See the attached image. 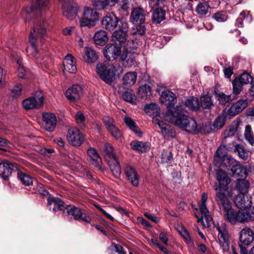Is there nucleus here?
<instances>
[{"label":"nucleus","instance_id":"nucleus-56","mask_svg":"<svg viewBox=\"0 0 254 254\" xmlns=\"http://www.w3.org/2000/svg\"><path fill=\"white\" fill-rule=\"evenodd\" d=\"M178 231L186 244H190L193 243L190 233L187 229L184 227H181V229Z\"/></svg>","mask_w":254,"mask_h":254},{"label":"nucleus","instance_id":"nucleus-5","mask_svg":"<svg viewBox=\"0 0 254 254\" xmlns=\"http://www.w3.org/2000/svg\"><path fill=\"white\" fill-rule=\"evenodd\" d=\"M96 72L100 78L106 83L111 84L115 78V66L107 62L99 63L96 65Z\"/></svg>","mask_w":254,"mask_h":254},{"label":"nucleus","instance_id":"nucleus-60","mask_svg":"<svg viewBox=\"0 0 254 254\" xmlns=\"http://www.w3.org/2000/svg\"><path fill=\"white\" fill-rule=\"evenodd\" d=\"M111 134L117 140L122 141L123 137L122 134L120 129L116 126H114L110 129L108 130Z\"/></svg>","mask_w":254,"mask_h":254},{"label":"nucleus","instance_id":"nucleus-21","mask_svg":"<svg viewBox=\"0 0 254 254\" xmlns=\"http://www.w3.org/2000/svg\"><path fill=\"white\" fill-rule=\"evenodd\" d=\"M125 173L127 180L134 187H137L139 185V176L135 169L129 165H126L125 168Z\"/></svg>","mask_w":254,"mask_h":254},{"label":"nucleus","instance_id":"nucleus-18","mask_svg":"<svg viewBox=\"0 0 254 254\" xmlns=\"http://www.w3.org/2000/svg\"><path fill=\"white\" fill-rule=\"evenodd\" d=\"M146 16L145 11L139 7L132 9L130 16V21L134 24H143Z\"/></svg>","mask_w":254,"mask_h":254},{"label":"nucleus","instance_id":"nucleus-51","mask_svg":"<svg viewBox=\"0 0 254 254\" xmlns=\"http://www.w3.org/2000/svg\"><path fill=\"white\" fill-rule=\"evenodd\" d=\"M144 110L146 113L150 114V115L157 116L160 111V108L159 106L154 103H150L149 104H146L145 106Z\"/></svg>","mask_w":254,"mask_h":254},{"label":"nucleus","instance_id":"nucleus-33","mask_svg":"<svg viewBox=\"0 0 254 254\" xmlns=\"http://www.w3.org/2000/svg\"><path fill=\"white\" fill-rule=\"evenodd\" d=\"M131 148L139 153L146 152L150 147V144L148 142H143L137 140H133L130 144Z\"/></svg>","mask_w":254,"mask_h":254},{"label":"nucleus","instance_id":"nucleus-17","mask_svg":"<svg viewBox=\"0 0 254 254\" xmlns=\"http://www.w3.org/2000/svg\"><path fill=\"white\" fill-rule=\"evenodd\" d=\"M234 203L241 209L250 208L252 204V197L248 194L239 193L234 199Z\"/></svg>","mask_w":254,"mask_h":254},{"label":"nucleus","instance_id":"nucleus-64","mask_svg":"<svg viewBox=\"0 0 254 254\" xmlns=\"http://www.w3.org/2000/svg\"><path fill=\"white\" fill-rule=\"evenodd\" d=\"M102 121L107 130L115 126L114 119L109 116L104 117Z\"/></svg>","mask_w":254,"mask_h":254},{"label":"nucleus","instance_id":"nucleus-8","mask_svg":"<svg viewBox=\"0 0 254 254\" xmlns=\"http://www.w3.org/2000/svg\"><path fill=\"white\" fill-rule=\"evenodd\" d=\"M63 212H66L67 217L72 216L75 220H81L89 223L91 221L90 216L82 212L80 208L72 204L66 205Z\"/></svg>","mask_w":254,"mask_h":254},{"label":"nucleus","instance_id":"nucleus-12","mask_svg":"<svg viewBox=\"0 0 254 254\" xmlns=\"http://www.w3.org/2000/svg\"><path fill=\"white\" fill-rule=\"evenodd\" d=\"M122 46L118 43L108 44L104 50V55L109 61L116 60L120 56H121Z\"/></svg>","mask_w":254,"mask_h":254},{"label":"nucleus","instance_id":"nucleus-22","mask_svg":"<svg viewBox=\"0 0 254 254\" xmlns=\"http://www.w3.org/2000/svg\"><path fill=\"white\" fill-rule=\"evenodd\" d=\"M161 102L167 108L174 106L177 102V97L172 91L166 90L162 92L160 97Z\"/></svg>","mask_w":254,"mask_h":254},{"label":"nucleus","instance_id":"nucleus-39","mask_svg":"<svg viewBox=\"0 0 254 254\" xmlns=\"http://www.w3.org/2000/svg\"><path fill=\"white\" fill-rule=\"evenodd\" d=\"M250 183L245 179H238L236 182V188L239 193L248 194Z\"/></svg>","mask_w":254,"mask_h":254},{"label":"nucleus","instance_id":"nucleus-46","mask_svg":"<svg viewBox=\"0 0 254 254\" xmlns=\"http://www.w3.org/2000/svg\"><path fill=\"white\" fill-rule=\"evenodd\" d=\"M121 59L122 61L124 62V64L125 66L130 67L134 64L135 59L133 54L123 52Z\"/></svg>","mask_w":254,"mask_h":254},{"label":"nucleus","instance_id":"nucleus-49","mask_svg":"<svg viewBox=\"0 0 254 254\" xmlns=\"http://www.w3.org/2000/svg\"><path fill=\"white\" fill-rule=\"evenodd\" d=\"M185 105L192 111H197L200 108L198 99L191 97L185 101Z\"/></svg>","mask_w":254,"mask_h":254},{"label":"nucleus","instance_id":"nucleus-58","mask_svg":"<svg viewBox=\"0 0 254 254\" xmlns=\"http://www.w3.org/2000/svg\"><path fill=\"white\" fill-rule=\"evenodd\" d=\"M212 18L215 19L218 22H224L227 20L228 15L226 12L219 11L212 15Z\"/></svg>","mask_w":254,"mask_h":254},{"label":"nucleus","instance_id":"nucleus-28","mask_svg":"<svg viewBox=\"0 0 254 254\" xmlns=\"http://www.w3.org/2000/svg\"><path fill=\"white\" fill-rule=\"evenodd\" d=\"M216 179L218 182V189H227L228 185L231 182V179L228 174L222 169H218L216 173Z\"/></svg>","mask_w":254,"mask_h":254},{"label":"nucleus","instance_id":"nucleus-42","mask_svg":"<svg viewBox=\"0 0 254 254\" xmlns=\"http://www.w3.org/2000/svg\"><path fill=\"white\" fill-rule=\"evenodd\" d=\"M83 58L85 62L88 63L95 62L98 59L97 53L92 49L86 47Z\"/></svg>","mask_w":254,"mask_h":254},{"label":"nucleus","instance_id":"nucleus-23","mask_svg":"<svg viewBox=\"0 0 254 254\" xmlns=\"http://www.w3.org/2000/svg\"><path fill=\"white\" fill-rule=\"evenodd\" d=\"M254 240V233L251 228L246 227L241 230L240 233L239 243H242L245 246H249Z\"/></svg>","mask_w":254,"mask_h":254},{"label":"nucleus","instance_id":"nucleus-24","mask_svg":"<svg viewBox=\"0 0 254 254\" xmlns=\"http://www.w3.org/2000/svg\"><path fill=\"white\" fill-rule=\"evenodd\" d=\"M83 94L81 87L78 84H74L69 88L66 91L67 98L70 101H75L80 99Z\"/></svg>","mask_w":254,"mask_h":254},{"label":"nucleus","instance_id":"nucleus-41","mask_svg":"<svg viewBox=\"0 0 254 254\" xmlns=\"http://www.w3.org/2000/svg\"><path fill=\"white\" fill-rule=\"evenodd\" d=\"M210 6L207 1L204 0L199 2L195 8V12L200 17L205 16L208 12Z\"/></svg>","mask_w":254,"mask_h":254},{"label":"nucleus","instance_id":"nucleus-26","mask_svg":"<svg viewBox=\"0 0 254 254\" xmlns=\"http://www.w3.org/2000/svg\"><path fill=\"white\" fill-rule=\"evenodd\" d=\"M119 21V19L115 15L110 14L104 17L102 21V24L103 27L106 30L111 31L117 27Z\"/></svg>","mask_w":254,"mask_h":254},{"label":"nucleus","instance_id":"nucleus-45","mask_svg":"<svg viewBox=\"0 0 254 254\" xmlns=\"http://www.w3.org/2000/svg\"><path fill=\"white\" fill-rule=\"evenodd\" d=\"M137 78L135 72H127L123 77L124 84L126 86H132L134 84Z\"/></svg>","mask_w":254,"mask_h":254},{"label":"nucleus","instance_id":"nucleus-10","mask_svg":"<svg viewBox=\"0 0 254 254\" xmlns=\"http://www.w3.org/2000/svg\"><path fill=\"white\" fill-rule=\"evenodd\" d=\"M216 228L218 231V238L223 252H228L230 247V240L226 224L222 223L221 226L218 225Z\"/></svg>","mask_w":254,"mask_h":254},{"label":"nucleus","instance_id":"nucleus-43","mask_svg":"<svg viewBox=\"0 0 254 254\" xmlns=\"http://www.w3.org/2000/svg\"><path fill=\"white\" fill-rule=\"evenodd\" d=\"M153 122L154 124H157L159 127L161 129L162 133L163 134H168L172 133L174 131V130L171 127L164 123L163 121L159 120L157 118H154L153 120Z\"/></svg>","mask_w":254,"mask_h":254},{"label":"nucleus","instance_id":"nucleus-47","mask_svg":"<svg viewBox=\"0 0 254 254\" xmlns=\"http://www.w3.org/2000/svg\"><path fill=\"white\" fill-rule=\"evenodd\" d=\"M137 94L142 99H147L151 95L150 86L146 84L140 86L138 90Z\"/></svg>","mask_w":254,"mask_h":254},{"label":"nucleus","instance_id":"nucleus-16","mask_svg":"<svg viewBox=\"0 0 254 254\" xmlns=\"http://www.w3.org/2000/svg\"><path fill=\"white\" fill-rule=\"evenodd\" d=\"M87 153L91 159L90 163L93 166L94 169L103 172L105 169L102 167V161L96 149L90 147L87 150Z\"/></svg>","mask_w":254,"mask_h":254},{"label":"nucleus","instance_id":"nucleus-14","mask_svg":"<svg viewBox=\"0 0 254 254\" xmlns=\"http://www.w3.org/2000/svg\"><path fill=\"white\" fill-rule=\"evenodd\" d=\"M128 29V24L127 22H123L121 25H119V30H116L112 35L114 43H118L122 46L127 40Z\"/></svg>","mask_w":254,"mask_h":254},{"label":"nucleus","instance_id":"nucleus-48","mask_svg":"<svg viewBox=\"0 0 254 254\" xmlns=\"http://www.w3.org/2000/svg\"><path fill=\"white\" fill-rule=\"evenodd\" d=\"M227 108L223 111V113L218 116L215 120L213 123V127L217 129L221 128L225 125L227 115Z\"/></svg>","mask_w":254,"mask_h":254},{"label":"nucleus","instance_id":"nucleus-2","mask_svg":"<svg viewBox=\"0 0 254 254\" xmlns=\"http://www.w3.org/2000/svg\"><path fill=\"white\" fill-rule=\"evenodd\" d=\"M48 28V23L45 20L40 21L34 23L33 28L31 30L29 36L30 45L26 49V52L33 56H35L38 53L37 47V37H42L46 34Z\"/></svg>","mask_w":254,"mask_h":254},{"label":"nucleus","instance_id":"nucleus-19","mask_svg":"<svg viewBox=\"0 0 254 254\" xmlns=\"http://www.w3.org/2000/svg\"><path fill=\"white\" fill-rule=\"evenodd\" d=\"M16 164L10 162L7 160H3L0 162V177L4 180H8L12 174L13 167Z\"/></svg>","mask_w":254,"mask_h":254},{"label":"nucleus","instance_id":"nucleus-9","mask_svg":"<svg viewBox=\"0 0 254 254\" xmlns=\"http://www.w3.org/2000/svg\"><path fill=\"white\" fill-rule=\"evenodd\" d=\"M214 190L216 191L215 199L220 209L223 210L230 208L232 203L226 192L227 189H218L216 187Z\"/></svg>","mask_w":254,"mask_h":254},{"label":"nucleus","instance_id":"nucleus-40","mask_svg":"<svg viewBox=\"0 0 254 254\" xmlns=\"http://www.w3.org/2000/svg\"><path fill=\"white\" fill-rule=\"evenodd\" d=\"M215 96L217 98L219 103L220 105H225L226 103L235 99L236 96L231 95H227L222 92H215Z\"/></svg>","mask_w":254,"mask_h":254},{"label":"nucleus","instance_id":"nucleus-13","mask_svg":"<svg viewBox=\"0 0 254 254\" xmlns=\"http://www.w3.org/2000/svg\"><path fill=\"white\" fill-rule=\"evenodd\" d=\"M44 96L41 92L33 97L25 99L23 101V106L26 110H30L41 107L43 104Z\"/></svg>","mask_w":254,"mask_h":254},{"label":"nucleus","instance_id":"nucleus-29","mask_svg":"<svg viewBox=\"0 0 254 254\" xmlns=\"http://www.w3.org/2000/svg\"><path fill=\"white\" fill-rule=\"evenodd\" d=\"M230 145H231V151L237 153L240 158L244 160H246L248 159L249 156L248 151L243 144L233 142L230 143Z\"/></svg>","mask_w":254,"mask_h":254},{"label":"nucleus","instance_id":"nucleus-27","mask_svg":"<svg viewBox=\"0 0 254 254\" xmlns=\"http://www.w3.org/2000/svg\"><path fill=\"white\" fill-rule=\"evenodd\" d=\"M237 161L228 154L214 161L215 165L231 170Z\"/></svg>","mask_w":254,"mask_h":254},{"label":"nucleus","instance_id":"nucleus-61","mask_svg":"<svg viewBox=\"0 0 254 254\" xmlns=\"http://www.w3.org/2000/svg\"><path fill=\"white\" fill-rule=\"evenodd\" d=\"M122 97L125 101L130 103H133L136 101L135 95L132 93L131 91H125L122 94Z\"/></svg>","mask_w":254,"mask_h":254},{"label":"nucleus","instance_id":"nucleus-7","mask_svg":"<svg viewBox=\"0 0 254 254\" xmlns=\"http://www.w3.org/2000/svg\"><path fill=\"white\" fill-rule=\"evenodd\" d=\"M99 20L97 12L89 7H85L84 9L82 17L79 20L81 27H88L90 28L94 27L96 22Z\"/></svg>","mask_w":254,"mask_h":254},{"label":"nucleus","instance_id":"nucleus-25","mask_svg":"<svg viewBox=\"0 0 254 254\" xmlns=\"http://www.w3.org/2000/svg\"><path fill=\"white\" fill-rule=\"evenodd\" d=\"M60 1H63L64 4L63 6V15L68 19L72 20L75 18L77 15V10L73 6H68L72 3L73 0H58Z\"/></svg>","mask_w":254,"mask_h":254},{"label":"nucleus","instance_id":"nucleus-15","mask_svg":"<svg viewBox=\"0 0 254 254\" xmlns=\"http://www.w3.org/2000/svg\"><path fill=\"white\" fill-rule=\"evenodd\" d=\"M248 106L247 100L240 99L236 103L232 104L228 109L227 108V115L231 117L235 116L241 113Z\"/></svg>","mask_w":254,"mask_h":254},{"label":"nucleus","instance_id":"nucleus-53","mask_svg":"<svg viewBox=\"0 0 254 254\" xmlns=\"http://www.w3.org/2000/svg\"><path fill=\"white\" fill-rule=\"evenodd\" d=\"M245 139L252 146L254 144V135L250 125H247L244 132Z\"/></svg>","mask_w":254,"mask_h":254},{"label":"nucleus","instance_id":"nucleus-50","mask_svg":"<svg viewBox=\"0 0 254 254\" xmlns=\"http://www.w3.org/2000/svg\"><path fill=\"white\" fill-rule=\"evenodd\" d=\"M227 151H231V145H230V143L228 145H220L216 151L214 161L227 155Z\"/></svg>","mask_w":254,"mask_h":254},{"label":"nucleus","instance_id":"nucleus-34","mask_svg":"<svg viewBox=\"0 0 254 254\" xmlns=\"http://www.w3.org/2000/svg\"><path fill=\"white\" fill-rule=\"evenodd\" d=\"M230 171L232 172V176L234 177L246 178L248 175L246 168L240 164L237 161Z\"/></svg>","mask_w":254,"mask_h":254},{"label":"nucleus","instance_id":"nucleus-62","mask_svg":"<svg viewBox=\"0 0 254 254\" xmlns=\"http://www.w3.org/2000/svg\"><path fill=\"white\" fill-rule=\"evenodd\" d=\"M173 159V154L171 151L163 150L161 154V160L163 163H170Z\"/></svg>","mask_w":254,"mask_h":254},{"label":"nucleus","instance_id":"nucleus-31","mask_svg":"<svg viewBox=\"0 0 254 254\" xmlns=\"http://www.w3.org/2000/svg\"><path fill=\"white\" fill-rule=\"evenodd\" d=\"M107 33L104 30L97 31L94 36V41L96 45L100 46L105 45L108 41Z\"/></svg>","mask_w":254,"mask_h":254},{"label":"nucleus","instance_id":"nucleus-11","mask_svg":"<svg viewBox=\"0 0 254 254\" xmlns=\"http://www.w3.org/2000/svg\"><path fill=\"white\" fill-rule=\"evenodd\" d=\"M66 137L68 141L72 145L78 147L83 144L84 136L76 127L70 128L67 131Z\"/></svg>","mask_w":254,"mask_h":254},{"label":"nucleus","instance_id":"nucleus-59","mask_svg":"<svg viewBox=\"0 0 254 254\" xmlns=\"http://www.w3.org/2000/svg\"><path fill=\"white\" fill-rule=\"evenodd\" d=\"M138 48L137 43L134 41H128L126 49L123 52L129 53L130 54H134Z\"/></svg>","mask_w":254,"mask_h":254},{"label":"nucleus","instance_id":"nucleus-52","mask_svg":"<svg viewBox=\"0 0 254 254\" xmlns=\"http://www.w3.org/2000/svg\"><path fill=\"white\" fill-rule=\"evenodd\" d=\"M109 250L111 254H127V252L123 247L115 243H112L109 248Z\"/></svg>","mask_w":254,"mask_h":254},{"label":"nucleus","instance_id":"nucleus-35","mask_svg":"<svg viewBox=\"0 0 254 254\" xmlns=\"http://www.w3.org/2000/svg\"><path fill=\"white\" fill-rule=\"evenodd\" d=\"M107 162L115 177L119 178L121 174V169L117 157Z\"/></svg>","mask_w":254,"mask_h":254},{"label":"nucleus","instance_id":"nucleus-30","mask_svg":"<svg viewBox=\"0 0 254 254\" xmlns=\"http://www.w3.org/2000/svg\"><path fill=\"white\" fill-rule=\"evenodd\" d=\"M75 59L70 54L66 56L63 61L64 69L71 73H75L77 70Z\"/></svg>","mask_w":254,"mask_h":254},{"label":"nucleus","instance_id":"nucleus-1","mask_svg":"<svg viewBox=\"0 0 254 254\" xmlns=\"http://www.w3.org/2000/svg\"><path fill=\"white\" fill-rule=\"evenodd\" d=\"M166 118L176 127L188 133L193 134L198 133L195 120L185 114L184 109L182 106H178L172 110L168 109Z\"/></svg>","mask_w":254,"mask_h":254},{"label":"nucleus","instance_id":"nucleus-57","mask_svg":"<svg viewBox=\"0 0 254 254\" xmlns=\"http://www.w3.org/2000/svg\"><path fill=\"white\" fill-rule=\"evenodd\" d=\"M243 85L251 83L253 80V78L251 75L247 72H244L237 78Z\"/></svg>","mask_w":254,"mask_h":254},{"label":"nucleus","instance_id":"nucleus-44","mask_svg":"<svg viewBox=\"0 0 254 254\" xmlns=\"http://www.w3.org/2000/svg\"><path fill=\"white\" fill-rule=\"evenodd\" d=\"M200 107L204 109H211L214 107V104L212 100L211 96L208 95H205L200 98Z\"/></svg>","mask_w":254,"mask_h":254},{"label":"nucleus","instance_id":"nucleus-36","mask_svg":"<svg viewBox=\"0 0 254 254\" xmlns=\"http://www.w3.org/2000/svg\"><path fill=\"white\" fill-rule=\"evenodd\" d=\"M17 178L22 184L26 187L32 186L34 182L37 181L34 178L23 172H18Z\"/></svg>","mask_w":254,"mask_h":254},{"label":"nucleus","instance_id":"nucleus-3","mask_svg":"<svg viewBox=\"0 0 254 254\" xmlns=\"http://www.w3.org/2000/svg\"><path fill=\"white\" fill-rule=\"evenodd\" d=\"M227 221L232 224L237 222H245L254 220V213L248 211L238 210L236 211L232 208V205L227 209L223 210Z\"/></svg>","mask_w":254,"mask_h":254},{"label":"nucleus","instance_id":"nucleus-20","mask_svg":"<svg viewBox=\"0 0 254 254\" xmlns=\"http://www.w3.org/2000/svg\"><path fill=\"white\" fill-rule=\"evenodd\" d=\"M43 126L49 132L54 131L57 122L55 114L51 113H44L43 114Z\"/></svg>","mask_w":254,"mask_h":254},{"label":"nucleus","instance_id":"nucleus-55","mask_svg":"<svg viewBox=\"0 0 254 254\" xmlns=\"http://www.w3.org/2000/svg\"><path fill=\"white\" fill-rule=\"evenodd\" d=\"M233 93L236 96L243 90L244 85L237 78L232 81Z\"/></svg>","mask_w":254,"mask_h":254},{"label":"nucleus","instance_id":"nucleus-6","mask_svg":"<svg viewBox=\"0 0 254 254\" xmlns=\"http://www.w3.org/2000/svg\"><path fill=\"white\" fill-rule=\"evenodd\" d=\"M150 5L154 8L152 13V21L153 23L159 24L165 19L166 7L162 0H151Z\"/></svg>","mask_w":254,"mask_h":254},{"label":"nucleus","instance_id":"nucleus-4","mask_svg":"<svg viewBox=\"0 0 254 254\" xmlns=\"http://www.w3.org/2000/svg\"><path fill=\"white\" fill-rule=\"evenodd\" d=\"M49 6V0H36L35 4L28 5L22 9V17L25 22L37 18L40 14L41 10Z\"/></svg>","mask_w":254,"mask_h":254},{"label":"nucleus","instance_id":"nucleus-32","mask_svg":"<svg viewBox=\"0 0 254 254\" xmlns=\"http://www.w3.org/2000/svg\"><path fill=\"white\" fill-rule=\"evenodd\" d=\"M64 204V203L63 200L59 197H50L47 200L48 205H54L53 208V211L54 212L61 211L64 208L65 209Z\"/></svg>","mask_w":254,"mask_h":254},{"label":"nucleus","instance_id":"nucleus-54","mask_svg":"<svg viewBox=\"0 0 254 254\" xmlns=\"http://www.w3.org/2000/svg\"><path fill=\"white\" fill-rule=\"evenodd\" d=\"M35 184V187L30 190L32 193H39L44 196L48 195L49 192L43 188L42 184L38 183L37 181H36Z\"/></svg>","mask_w":254,"mask_h":254},{"label":"nucleus","instance_id":"nucleus-38","mask_svg":"<svg viewBox=\"0 0 254 254\" xmlns=\"http://www.w3.org/2000/svg\"><path fill=\"white\" fill-rule=\"evenodd\" d=\"M124 122L126 125L131 129L136 135L141 137L142 135V132L140 130L139 127L136 125L135 122L130 117H126L124 119Z\"/></svg>","mask_w":254,"mask_h":254},{"label":"nucleus","instance_id":"nucleus-37","mask_svg":"<svg viewBox=\"0 0 254 254\" xmlns=\"http://www.w3.org/2000/svg\"><path fill=\"white\" fill-rule=\"evenodd\" d=\"M102 152L106 161L117 158L114 153L113 147L110 143H106L104 144L102 148Z\"/></svg>","mask_w":254,"mask_h":254},{"label":"nucleus","instance_id":"nucleus-63","mask_svg":"<svg viewBox=\"0 0 254 254\" xmlns=\"http://www.w3.org/2000/svg\"><path fill=\"white\" fill-rule=\"evenodd\" d=\"M106 2V0H93L92 5L96 9L102 10L107 6Z\"/></svg>","mask_w":254,"mask_h":254}]
</instances>
